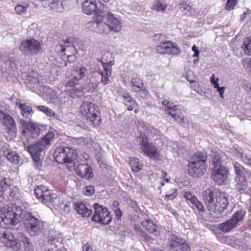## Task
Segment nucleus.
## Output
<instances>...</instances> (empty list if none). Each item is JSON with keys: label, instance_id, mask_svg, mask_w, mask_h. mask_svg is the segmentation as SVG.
I'll return each instance as SVG.
<instances>
[{"label": "nucleus", "instance_id": "0eeeda50", "mask_svg": "<svg viewBox=\"0 0 251 251\" xmlns=\"http://www.w3.org/2000/svg\"><path fill=\"white\" fill-rule=\"evenodd\" d=\"M19 50L26 56L37 55L43 51L41 43L33 38L23 40L19 46Z\"/></svg>", "mask_w": 251, "mask_h": 251}, {"label": "nucleus", "instance_id": "5fc2aeb1", "mask_svg": "<svg viewBox=\"0 0 251 251\" xmlns=\"http://www.w3.org/2000/svg\"><path fill=\"white\" fill-rule=\"evenodd\" d=\"M95 189L92 186H87L84 189V193L87 196H91L94 194Z\"/></svg>", "mask_w": 251, "mask_h": 251}, {"label": "nucleus", "instance_id": "a878e982", "mask_svg": "<svg viewBox=\"0 0 251 251\" xmlns=\"http://www.w3.org/2000/svg\"><path fill=\"white\" fill-rule=\"evenodd\" d=\"M143 227L149 232L154 234L155 236L159 235L157 226L155 225L152 221L147 219L145 220L142 222Z\"/></svg>", "mask_w": 251, "mask_h": 251}, {"label": "nucleus", "instance_id": "1a4fd4ad", "mask_svg": "<svg viewBox=\"0 0 251 251\" xmlns=\"http://www.w3.org/2000/svg\"><path fill=\"white\" fill-rule=\"evenodd\" d=\"M246 211L240 210L236 211L231 219L218 225V228L223 232H227L236 228L240 222H242L245 217Z\"/></svg>", "mask_w": 251, "mask_h": 251}, {"label": "nucleus", "instance_id": "13d9d810", "mask_svg": "<svg viewBox=\"0 0 251 251\" xmlns=\"http://www.w3.org/2000/svg\"><path fill=\"white\" fill-rule=\"evenodd\" d=\"M218 80H219L218 78L215 79V75L214 74H213L212 75V76L210 77V80H211V83L214 85V88L218 87V85H219L218 83Z\"/></svg>", "mask_w": 251, "mask_h": 251}, {"label": "nucleus", "instance_id": "b1692460", "mask_svg": "<svg viewBox=\"0 0 251 251\" xmlns=\"http://www.w3.org/2000/svg\"><path fill=\"white\" fill-rule=\"evenodd\" d=\"M90 207L89 205H87L83 202L75 203V209L79 214L84 217H88L91 214L92 210Z\"/></svg>", "mask_w": 251, "mask_h": 251}, {"label": "nucleus", "instance_id": "338daca9", "mask_svg": "<svg viewBox=\"0 0 251 251\" xmlns=\"http://www.w3.org/2000/svg\"><path fill=\"white\" fill-rule=\"evenodd\" d=\"M50 117H54L55 119L61 121V117L60 115L55 113L52 110L51 111L50 114L49 116Z\"/></svg>", "mask_w": 251, "mask_h": 251}, {"label": "nucleus", "instance_id": "423d86ee", "mask_svg": "<svg viewBox=\"0 0 251 251\" xmlns=\"http://www.w3.org/2000/svg\"><path fill=\"white\" fill-rule=\"evenodd\" d=\"M80 112L94 126H99L101 124L99 107L93 103L84 102L80 107Z\"/></svg>", "mask_w": 251, "mask_h": 251}, {"label": "nucleus", "instance_id": "f03ea898", "mask_svg": "<svg viewBox=\"0 0 251 251\" xmlns=\"http://www.w3.org/2000/svg\"><path fill=\"white\" fill-rule=\"evenodd\" d=\"M207 156L203 153H194L188 160L187 171L189 175L194 178H199L206 172Z\"/></svg>", "mask_w": 251, "mask_h": 251}, {"label": "nucleus", "instance_id": "3c124183", "mask_svg": "<svg viewBox=\"0 0 251 251\" xmlns=\"http://www.w3.org/2000/svg\"><path fill=\"white\" fill-rule=\"evenodd\" d=\"M27 7V6H23L22 5L18 4L15 6V9L17 14H22L26 11Z\"/></svg>", "mask_w": 251, "mask_h": 251}, {"label": "nucleus", "instance_id": "774afa93", "mask_svg": "<svg viewBox=\"0 0 251 251\" xmlns=\"http://www.w3.org/2000/svg\"><path fill=\"white\" fill-rule=\"evenodd\" d=\"M66 55L67 56L68 61L69 62H72L75 60V56L74 54H68L66 53Z\"/></svg>", "mask_w": 251, "mask_h": 251}, {"label": "nucleus", "instance_id": "603ef678", "mask_svg": "<svg viewBox=\"0 0 251 251\" xmlns=\"http://www.w3.org/2000/svg\"><path fill=\"white\" fill-rule=\"evenodd\" d=\"M36 107L39 111L44 112L48 116L50 115L52 111L51 109L44 105L37 106Z\"/></svg>", "mask_w": 251, "mask_h": 251}, {"label": "nucleus", "instance_id": "864d4df0", "mask_svg": "<svg viewBox=\"0 0 251 251\" xmlns=\"http://www.w3.org/2000/svg\"><path fill=\"white\" fill-rule=\"evenodd\" d=\"M237 3V0H227L225 8L227 10H232Z\"/></svg>", "mask_w": 251, "mask_h": 251}, {"label": "nucleus", "instance_id": "8fccbe9b", "mask_svg": "<svg viewBox=\"0 0 251 251\" xmlns=\"http://www.w3.org/2000/svg\"><path fill=\"white\" fill-rule=\"evenodd\" d=\"M185 198L190 201V202L193 204L197 200V198L195 196L193 195L190 192H186L184 195Z\"/></svg>", "mask_w": 251, "mask_h": 251}, {"label": "nucleus", "instance_id": "4d7b16f0", "mask_svg": "<svg viewBox=\"0 0 251 251\" xmlns=\"http://www.w3.org/2000/svg\"><path fill=\"white\" fill-rule=\"evenodd\" d=\"M79 80L74 76L73 78L66 82V86L75 87V85L78 84Z\"/></svg>", "mask_w": 251, "mask_h": 251}, {"label": "nucleus", "instance_id": "7c9ffc66", "mask_svg": "<svg viewBox=\"0 0 251 251\" xmlns=\"http://www.w3.org/2000/svg\"><path fill=\"white\" fill-rule=\"evenodd\" d=\"M236 182V188L241 193H244L247 189L248 185L247 177L241 178H234Z\"/></svg>", "mask_w": 251, "mask_h": 251}, {"label": "nucleus", "instance_id": "ddd939ff", "mask_svg": "<svg viewBox=\"0 0 251 251\" xmlns=\"http://www.w3.org/2000/svg\"><path fill=\"white\" fill-rule=\"evenodd\" d=\"M0 241L15 251H18L21 248L19 241L13 233L8 230L5 231L2 233L0 232Z\"/></svg>", "mask_w": 251, "mask_h": 251}, {"label": "nucleus", "instance_id": "58836bf2", "mask_svg": "<svg viewBox=\"0 0 251 251\" xmlns=\"http://www.w3.org/2000/svg\"><path fill=\"white\" fill-rule=\"evenodd\" d=\"M87 70L85 67H81L75 69L73 72V75L79 80L83 78L86 74Z\"/></svg>", "mask_w": 251, "mask_h": 251}, {"label": "nucleus", "instance_id": "2f4dec72", "mask_svg": "<svg viewBox=\"0 0 251 251\" xmlns=\"http://www.w3.org/2000/svg\"><path fill=\"white\" fill-rule=\"evenodd\" d=\"M16 105L20 109L21 114L24 118L29 117L32 112V108L30 106L27 105L25 104L20 103L19 102H16Z\"/></svg>", "mask_w": 251, "mask_h": 251}, {"label": "nucleus", "instance_id": "6ab92c4d", "mask_svg": "<svg viewBox=\"0 0 251 251\" xmlns=\"http://www.w3.org/2000/svg\"><path fill=\"white\" fill-rule=\"evenodd\" d=\"M61 240L59 241V239L49 236L40 243V247L42 251H53L54 248H58V246H61Z\"/></svg>", "mask_w": 251, "mask_h": 251}, {"label": "nucleus", "instance_id": "f257e3e1", "mask_svg": "<svg viewBox=\"0 0 251 251\" xmlns=\"http://www.w3.org/2000/svg\"><path fill=\"white\" fill-rule=\"evenodd\" d=\"M203 200L210 215L219 218L226 208L228 201L224 193L219 192L213 188H208L202 192Z\"/></svg>", "mask_w": 251, "mask_h": 251}, {"label": "nucleus", "instance_id": "69168bd1", "mask_svg": "<svg viewBox=\"0 0 251 251\" xmlns=\"http://www.w3.org/2000/svg\"><path fill=\"white\" fill-rule=\"evenodd\" d=\"M176 191L173 190V193L171 194H167L166 195V197L167 199L169 200H173L175 198H176Z\"/></svg>", "mask_w": 251, "mask_h": 251}, {"label": "nucleus", "instance_id": "393cba45", "mask_svg": "<svg viewBox=\"0 0 251 251\" xmlns=\"http://www.w3.org/2000/svg\"><path fill=\"white\" fill-rule=\"evenodd\" d=\"M233 166L235 174V178H241L246 177L249 172L241 164L237 162H233Z\"/></svg>", "mask_w": 251, "mask_h": 251}, {"label": "nucleus", "instance_id": "37998d69", "mask_svg": "<svg viewBox=\"0 0 251 251\" xmlns=\"http://www.w3.org/2000/svg\"><path fill=\"white\" fill-rule=\"evenodd\" d=\"M162 104L164 106L166 113L169 111H176L177 110L176 105H174L173 102L167 100H164L162 101Z\"/></svg>", "mask_w": 251, "mask_h": 251}, {"label": "nucleus", "instance_id": "a18cd8bd", "mask_svg": "<svg viewBox=\"0 0 251 251\" xmlns=\"http://www.w3.org/2000/svg\"><path fill=\"white\" fill-rule=\"evenodd\" d=\"M178 8L181 11L186 14L189 12L191 13L192 9L190 2L187 4L186 2H182L178 4Z\"/></svg>", "mask_w": 251, "mask_h": 251}, {"label": "nucleus", "instance_id": "f3484780", "mask_svg": "<svg viewBox=\"0 0 251 251\" xmlns=\"http://www.w3.org/2000/svg\"><path fill=\"white\" fill-rule=\"evenodd\" d=\"M168 240L167 245L172 251H191L188 244L175 235L170 236Z\"/></svg>", "mask_w": 251, "mask_h": 251}, {"label": "nucleus", "instance_id": "a19ab883", "mask_svg": "<svg viewBox=\"0 0 251 251\" xmlns=\"http://www.w3.org/2000/svg\"><path fill=\"white\" fill-rule=\"evenodd\" d=\"M17 239L19 241L20 243H21V242L24 243V247H25V251H33V250H34L33 246L32 244V243L30 242V240L28 238L22 236L21 241H20V240L18 239ZM21 245H22V244H21ZM21 249H22V248ZM21 250V249H20L18 251H20Z\"/></svg>", "mask_w": 251, "mask_h": 251}, {"label": "nucleus", "instance_id": "c9c22d12", "mask_svg": "<svg viewBox=\"0 0 251 251\" xmlns=\"http://www.w3.org/2000/svg\"><path fill=\"white\" fill-rule=\"evenodd\" d=\"M39 82V80L38 77L31 75H27L25 83L26 84L27 87L32 90L38 84Z\"/></svg>", "mask_w": 251, "mask_h": 251}, {"label": "nucleus", "instance_id": "bb28decb", "mask_svg": "<svg viewBox=\"0 0 251 251\" xmlns=\"http://www.w3.org/2000/svg\"><path fill=\"white\" fill-rule=\"evenodd\" d=\"M95 0H86L83 3L82 9L84 13L92 14L96 10L97 5Z\"/></svg>", "mask_w": 251, "mask_h": 251}, {"label": "nucleus", "instance_id": "09e8293b", "mask_svg": "<svg viewBox=\"0 0 251 251\" xmlns=\"http://www.w3.org/2000/svg\"><path fill=\"white\" fill-rule=\"evenodd\" d=\"M49 1V5L51 9H54L56 11H58L60 10V8L61 7V4L60 3V2L58 1H54L50 2V0Z\"/></svg>", "mask_w": 251, "mask_h": 251}, {"label": "nucleus", "instance_id": "72a5a7b5", "mask_svg": "<svg viewBox=\"0 0 251 251\" xmlns=\"http://www.w3.org/2000/svg\"><path fill=\"white\" fill-rule=\"evenodd\" d=\"M27 130L30 133L33 138H36L40 133V127L38 124L30 122Z\"/></svg>", "mask_w": 251, "mask_h": 251}, {"label": "nucleus", "instance_id": "39448f33", "mask_svg": "<svg viewBox=\"0 0 251 251\" xmlns=\"http://www.w3.org/2000/svg\"><path fill=\"white\" fill-rule=\"evenodd\" d=\"M0 225L4 228H10L11 226L19 223L23 212L20 207L12 204L7 205L2 209Z\"/></svg>", "mask_w": 251, "mask_h": 251}, {"label": "nucleus", "instance_id": "680f3d73", "mask_svg": "<svg viewBox=\"0 0 251 251\" xmlns=\"http://www.w3.org/2000/svg\"><path fill=\"white\" fill-rule=\"evenodd\" d=\"M113 211L115 212V214L116 218L118 220L120 219L121 218L122 216V212L120 210V208H119V209H115Z\"/></svg>", "mask_w": 251, "mask_h": 251}, {"label": "nucleus", "instance_id": "6e6552de", "mask_svg": "<svg viewBox=\"0 0 251 251\" xmlns=\"http://www.w3.org/2000/svg\"><path fill=\"white\" fill-rule=\"evenodd\" d=\"M137 141L139 143L141 152L151 158H157L159 152L156 148L151 143H149L148 138L144 133H140L138 137Z\"/></svg>", "mask_w": 251, "mask_h": 251}, {"label": "nucleus", "instance_id": "ea45409f", "mask_svg": "<svg viewBox=\"0 0 251 251\" xmlns=\"http://www.w3.org/2000/svg\"><path fill=\"white\" fill-rule=\"evenodd\" d=\"M129 164L131 167L132 170L135 172H137L140 171L142 167V164L140 162L139 159L135 157L130 158Z\"/></svg>", "mask_w": 251, "mask_h": 251}, {"label": "nucleus", "instance_id": "dca6fc26", "mask_svg": "<svg viewBox=\"0 0 251 251\" xmlns=\"http://www.w3.org/2000/svg\"><path fill=\"white\" fill-rule=\"evenodd\" d=\"M0 120L2 125L6 127L7 133L12 136H15L17 131V127L13 118L10 115L0 110Z\"/></svg>", "mask_w": 251, "mask_h": 251}, {"label": "nucleus", "instance_id": "79ce46f5", "mask_svg": "<svg viewBox=\"0 0 251 251\" xmlns=\"http://www.w3.org/2000/svg\"><path fill=\"white\" fill-rule=\"evenodd\" d=\"M6 63L11 70H15L18 69L19 60L15 56H10L6 60Z\"/></svg>", "mask_w": 251, "mask_h": 251}, {"label": "nucleus", "instance_id": "49530a36", "mask_svg": "<svg viewBox=\"0 0 251 251\" xmlns=\"http://www.w3.org/2000/svg\"><path fill=\"white\" fill-rule=\"evenodd\" d=\"M242 48L246 54L251 55V38L245 40Z\"/></svg>", "mask_w": 251, "mask_h": 251}, {"label": "nucleus", "instance_id": "4c0bfd02", "mask_svg": "<svg viewBox=\"0 0 251 251\" xmlns=\"http://www.w3.org/2000/svg\"><path fill=\"white\" fill-rule=\"evenodd\" d=\"M99 73L101 75V82L103 84H108L110 82V79L109 76L111 75L112 72L110 71V69H106L103 71L100 70Z\"/></svg>", "mask_w": 251, "mask_h": 251}, {"label": "nucleus", "instance_id": "f704fd0d", "mask_svg": "<svg viewBox=\"0 0 251 251\" xmlns=\"http://www.w3.org/2000/svg\"><path fill=\"white\" fill-rule=\"evenodd\" d=\"M71 141L73 144L80 146L91 144L93 142L92 140L90 137H71Z\"/></svg>", "mask_w": 251, "mask_h": 251}, {"label": "nucleus", "instance_id": "e2e57ef3", "mask_svg": "<svg viewBox=\"0 0 251 251\" xmlns=\"http://www.w3.org/2000/svg\"><path fill=\"white\" fill-rule=\"evenodd\" d=\"M241 159L246 164L251 165V159L247 157V156L244 154L241 156Z\"/></svg>", "mask_w": 251, "mask_h": 251}, {"label": "nucleus", "instance_id": "c756f323", "mask_svg": "<svg viewBox=\"0 0 251 251\" xmlns=\"http://www.w3.org/2000/svg\"><path fill=\"white\" fill-rule=\"evenodd\" d=\"M134 229L137 235L139 236L142 240L149 244H152L154 241V239H152L145 231H143L140 226H135Z\"/></svg>", "mask_w": 251, "mask_h": 251}, {"label": "nucleus", "instance_id": "e433bc0d", "mask_svg": "<svg viewBox=\"0 0 251 251\" xmlns=\"http://www.w3.org/2000/svg\"><path fill=\"white\" fill-rule=\"evenodd\" d=\"M167 6V4L164 0H156L152 7V9L157 12H164L166 9Z\"/></svg>", "mask_w": 251, "mask_h": 251}, {"label": "nucleus", "instance_id": "052dcab7", "mask_svg": "<svg viewBox=\"0 0 251 251\" xmlns=\"http://www.w3.org/2000/svg\"><path fill=\"white\" fill-rule=\"evenodd\" d=\"M31 122H30V123ZM20 123L21 125L23 126V127L25 129L27 130L28 129V126H29V122H27L26 121L21 119L20 120Z\"/></svg>", "mask_w": 251, "mask_h": 251}, {"label": "nucleus", "instance_id": "4be33fe9", "mask_svg": "<svg viewBox=\"0 0 251 251\" xmlns=\"http://www.w3.org/2000/svg\"><path fill=\"white\" fill-rule=\"evenodd\" d=\"M88 24L97 33L108 34L110 32V29L106 23H104L102 21H91Z\"/></svg>", "mask_w": 251, "mask_h": 251}, {"label": "nucleus", "instance_id": "f8f14e48", "mask_svg": "<svg viewBox=\"0 0 251 251\" xmlns=\"http://www.w3.org/2000/svg\"><path fill=\"white\" fill-rule=\"evenodd\" d=\"M34 194L37 199L46 204L53 202L56 198V196L43 185L36 187L34 189Z\"/></svg>", "mask_w": 251, "mask_h": 251}, {"label": "nucleus", "instance_id": "473e14b6", "mask_svg": "<svg viewBox=\"0 0 251 251\" xmlns=\"http://www.w3.org/2000/svg\"><path fill=\"white\" fill-rule=\"evenodd\" d=\"M133 89L134 91H145L146 88L144 86L142 80L139 77H134L131 79Z\"/></svg>", "mask_w": 251, "mask_h": 251}, {"label": "nucleus", "instance_id": "c03bdc74", "mask_svg": "<svg viewBox=\"0 0 251 251\" xmlns=\"http://www.w3.org/2000/svg\"><path fill=\"white\" fill-rule=\"evenodd\" d=\"M95 15L93 17V20L92 21H102L104 17L105 16V12L99 9H97L94 11Z\"/></svg>", "mask_w": 251, "mask_h": 251}, {"label": "nucleus", "instance_id": "0e129e2a", "mask_svg": "<svg viewBox=\"0 0 251 251\" xmlns=\"http://www.w3.org/2000/svg\"><path fill=\"white\" fill-rule=\"evenodd\" d=\"M215 88L217 89V91L219 92V93L220 95V97L222 98H223V94H224V93L225 91V87H220L218 85V87H215Z\"/></svg>", "mask_w": 251, "mask_h": 251}, {"label": "nucleus", "instance_id": "6e6d98bb", "mask_svg": "<svg viewBox=\"0 0 251 251\" xmlns=\"http://www.w3.org/2000/svg\"><path fill=\"white\" fill-rule=\"evenodd\" d=\"M192 204H193L199 211L201 212H204L205 211L203 204L198 199H197L196 202L195 201Z\"/></svg>", "mask_w": 251, "mask_h": 251}, {"label": "nucleus", "instance_id": "412c9836", "mask_svg": "<svg viewBox=\"0 0 251 251\" xmlns=\"http://www.w3.org/2000/svg\"><path fill=\"white\" fill-rule=\"evenodd\" d=\"M106 24L110 31L117 32L122 28L121 22L110 12L107 14Z\"/></svg>", "mask_w": 251, "mask_h": 251}, {"label": "nucleus", "instance_id": "9b49d317", "mask_svg": "<svg viewBox=\"0 0 251 251\" xmlns=\"http://www.w3.org/2000/svg\"><path fill=\"white\" fill-rule=\"evenodd\" d=\"M63 44H61V51L68 54H75L76 52V48L82 50L83 45L80 41L75 37H70L63 41Z\"/></svg>", "mask_w": 251, "mask_h": 251}, {"label": "nucleus", "instance_id": "de8ad7c7", "mask_svg": "<svg viewBox=\"0 0 251 251\" xmlns=\"http://www.w3.org/2000/svg\"><path fill=\"white\" fill-rule=\"evenodd\" d=\"M98 60L101 63L103 70H106V69H110V71H112V66L114 64V62L113 60L109 61L108 62H103L101 59H99Z\"/></svg>", "mask_w": 251, "mask_h": 251}, {"label": "nucleus", "instance_id": "2eb2a0df", "mask_svg": "<svg viewBox=\"0 0 251 251\" xmlns=\"http://www.w3.org/2000/svg\"><path fill=\"white\" fill-rule=\"evenodd\" d=\"M25 225H26L31 236L38 234L42 231L44 228L43 223L30 214L27 215L26 217Z\"/></svg>", "mask_w": 251, "mask_h": 251}, {"label": "nucleus", "instance_id": "4468645a", "mask_svg": "<svg viewBox=\"0 0 251 251\" xmlns=\"http://www.w3.org/2000/svg\"><path fill=\"white\" fill-rule=\"evenodd\" d=\"M228 170L225 166H216L211 173V177L216 184L222 185L227 178Z\"/></svg>", "mask_w": 251, "mask_h": 251}, {"label": "nucleus", "instance_id": "7ed1b4c3", "mask_svg": "<svg viewBox=\"0 0 251 251\" xmlns=\"http://www.w3.org/2000/svg\"><path fill=\"white\" fill-rule=\"evenodd\" d=\"M54 137V133L50 131L41 139L33 144L29 145L27 147V151L30 154L33 161L39 167L41 164V154L45 148L49 145Z\"/></svg>", "mask_w": 251, "mask_h": 251}, {"label": "nucleus", "instance_id": "9d476101", "mask_svg": "<svg viewBox=\"0 0 251 251\" xmlns=\"http://www.w3.org/2000/svg\"><path fill=\"white\" fill-rule=\"evenodd\" d=\"M94 214L92 220L102 225H108L112 221L108 209L97 203L93 205Z\"/></svg>", "mask_w": 251, "mask_h": 251}, {"label": "nucleus", "instance_id": "bf43d9fd", "mask_svg": "<svg viewBox=\"0 0 251 251\" xmlns=\"http://www.w3.org/2000/svg\"><path fill=\"white\" fill-rule=\"evenodd\" d=\"M131 207L134 211L138 213H140L141 210L139 207L138 206L137 202L136 201L132 202Z\"/></svg>", "mask_w": 251, "mask_h": 251}, {"label": "nucleus", "instance_id": "cd10ccee", "mask_svg": "<svg viewBox=\"0 0 251 251\" xmlns=\"http://www.w3.org/2000/svg\"><path fill=\"white\" fill-rule=\"evenodd\" d=\"M226 156L224 154H221L217 152H214L212 154V164L213 167L216 166H225L226 161L225 159Z\"/></svg>", "mask_w": 251, "mask_h": 251}, {"label": "nucleus", "instance_id": "aec40b11", "mask_svg": "<svg viewBox=\"0 0 251 251\" xmlns=\"http://www.w3.org/2000/svg\"><path fill=\"white\" fill-rule=\"evenodd\" d=\"M73 169H75L77 175L82 178L88 179L94 176L92 168L87 163L79 164Z\"/></svg>", "mask_w": 251, "mask_h": 251}, {"label": "nucleus", "instance_id": "20e7f679", "mask_svg": "<svg viewBox=\"0 0 251 251\" xmlns=\"http://www.w3.org/2000/svg\"><path fill=\"white\" fill-rule=\"evenodd\" d=\"M53 157L58 163H65L69 170L71 171L75 166V161L77 157V151L72 148L60 146L55 150Z\"/></svg>", "mask_w": 251, "mask_h": 251}, {"label": "nucleus", "instance_id": "a211bd4d", "mask_svg": "<svg viewBox=\"0 0 251 251\" xmlns=\"http://www.w3.org/2000/svg\"><path fill=\"white\" fill-rule=\"evenodd\" d=\"M156 50L159 53L173 55L177 54L180 51L178 46L170 41L161 42L157 46Z\"/></svg>", "mask_w": 251, "mask_h": 251}, {"label": "nucleus", "instance_id": "5701e85b", "mask_svg": "<svg viewBox=\"0 0 251 251\" xmlns=\"http://www.w3.org/2000/svg\"><path fill=\"white\" fill-rule=\"evenodd\" d=\"M2 151L3 155L8 161L15 164L19 163L20 161L19 156L15 152L10 150L8 145L5 144L2 148Z\"/></svg>", "mask_w": 251, "mask_h": 251}, {"label": "nucleus", "instance_id": "c85d7f7f", "mask_svg": "<svg viewBox=\"0 0 251 251\" xmlns=\"http://www.w3.org/2000/svg\"><path fill=\"white\" fill-rule=\"evenodd\" d=\"M12 183V180L9 178H4L0 181V199L3 198L8 190L10 191Z\"/></svg>", "mask_w": 251, "mask_h": 251}]
</instances>
